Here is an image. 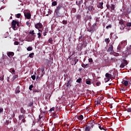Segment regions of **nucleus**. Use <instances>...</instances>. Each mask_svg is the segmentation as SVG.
I'll list each match as a JSON object with an SVG mask.
<instances>
[{
  "instance_id": "nucleus-1",
  "label": "nucleus",
  "mask_w": 131,
  "mask_h": 131,
  "mask_svg": "<svg viewBox=\"0 0 131 131\" xmlns=\"http://www.w3.org/2000/svg\"><path fill=\"white\" fill-rule=\"evenodd\" d=\"M29 33L31 35L27 37V41H32V40H34L35 37H36V35H35V33H34V30L30 31Z\"/></svg>"
},
{
  "instance_id": "nucleus-2",
  "label": "nucleus",
  "mask_w": 131,
  "mask_h": 131,
  "mask_svg": "<svg viewBox=\"0 0 131 131\" xmlns=\"http://www.w3.org/2000/svg\"><path fill=\"white\" fill-rule=\"evenodd\" d=\"M62 10H63V7H62V5H58L56 8L55 13L57 17H61V13H60V11H62Z\"/></svg>"
},
{
  "instance_id": "nucleus-3",
  "label": "nucleus",
  "mask_w": 131,
  "mask_h": 131,
  "mask_svg": "<svg viewBox=\"0 0 131 131\" xmlns=\"http://www.w3.org/2000/svg\"><path fill=\"white\" fill-rule=\"evenodd\" d=\"M127 60L125 59H121V64L120 65V68L121 69L125 68L126 65H127Z\"/></svg>"
},
{
  "instance_id": "nucleus-4",
  "label": "nucleus",
  "mask_w": 131,
  "mask_h": 131,
  "mask_svg": "<svg viewBox=\"0 0 131 131\" xmlns=\"http://www.w3.org/2000/svg\"><path fill=\"white\" fill-rule=\"evenodd\" d=\"M95 124V120H91L87 122V124L86 125H87V126H88L89 127H91V128H93Z\"/></svg>"
},
{
  "instance_id": "nucleus-5",
  "label": "nucleus",
  "mask_w": 131,
  "mask_h": 131,
  "mask_svg": "<svg viewBox=\"0 0 131 131\" xmlns=\"http://www.w3.org/2000/svg\"><path fill=\"white\" fill-rule=\"evenodd\" d=\"M43 27V26L42 25V24H41L40 22L37 23L36 24H35V28L36 29H41Z\"/></svg>"
},
{
  "instance_id": "nucleus-6",
  "label": "nucleus",
  "mask_w": 131,
  "mask_h": 131,
  "mask_svg": "<svg viewBox=\"0 0 131 131\" xmlns=\"http://www.w3.org/2000/svg\"><path fill=\"white\" fill-rule=\"evenodd\" d=\"M124 20L121 19L119 20V24L120 25H121V27L120 28L121 30H124L125 28V25H124Z\"/></svg>"
},
{
  "instance_id": "nucleus-7",
  "label": "nucleus",
  "mask_w": 131,
  "mask_h": 131,
  "mask_svg": "<svg viewBox=\"0 0 131 131\" xmlns=\"http://www.w3.org/2000/svg\"><path fill=\"white\" fill-rule=\"evenodd\" d=\"M122 84L124 85V86H129V79L127 80H123V81H122Z\"/></svg>"
},
{
  "instance_id": "nucleus-8",
  "label": "nucleus",
  "mask_w": 131,
  "mask_h": 131,
  "mask_svg": "<svg viewBox=\"0 0 131 131\" xmlns=\"http://www.w3.org/2000/svg\"><path fill=\"white\" fill-rule=\"evenodd\" d=\"M25 17L27 18V19H31V14L28 12H24Z\"/></svg>"
},
{
  "instance_id": "nucleus-9",
  "label": "nucleus",
  "mask_w": 131,
  "mask_h": 131,
  "mask_svg": "<svg viewBox=\"0 0 131 131\" xmlns=\"http://www.w3.org/2000/svg\"><path fill=\"white\" fill-rule=\"evenodd\" d=\"M105 77H106L107 80L106 81L107 82L109 81L111 78H112V75L111 74H109L108 73H106L105 74Z\"/></svg>"
},
{
  "instance_id": "nucleus-10",
  "label": "nucleus",
  "mask_w": 131,
  "mask_h": 131,
  "mask_svg": "<svg viewBox=\"0 0 131 131\" xmlns=\"http://www.w3.org/2000/svg\"><path fill=\"white\" fill-rule=\"evenodd\" d=\"M17 23V20H13L11 23V25L12 28L15 30V29L16 28V25Z\"/></svg>"
},
{
  "instance_id": "nucleus-11",
  "label": "nucleus",
  "mask_w": 131,
  "mask_h": 131,
  "mask_svg": "<svg viewBox=\"0 0 131 131\" xmlns=\"http://www.w3.org/2000/svg\"><path fill=\"white\" fill-rule=\"evenodd\" d=\"M38 74L36 77V80H40V77H42L43 76V74L40 73V72L38 73Z\"/></svg>"
},
{
  "instance_id": "nucleus-12",
  "label": "nucleus",
  "mask_w": 131,
  "mask_h": 131,
  "mask_svg": "<svg viewBox=\"0 0 131 131\" xmlns=\"http://www.w3.org/2000/svg\"><path fill=\"white\" fill-rule=\"evenodd\" d=\"M108 53H112L113 52V46L110 45L107 50Z\"/></svg>"
},
{
  "instance_id": "nucleus-13",
  "label": "nucleus",
  "mask_w": 131,
  "mask_h": 131,
  "mask_svg": "<svg viewBox=\"0 0 131 131\" xmlns=\"http://www.w3.org/2000/svg\"><path fill=\"white\" fill-rule=\"evenodd\" d=\"M103 5H104V3L103 2L99 3L97 5V8L101 9H103L104 7H103Z\"/></svg>"
},
{
  "instance_id": "nucleus-14",
  "label": "nucleus",
  "mask_w": 131,
  "mask_h": 131,
  "mask_svg": "<svg viewBox=\"0 0 131 131\" xmlns=\"http://www.w3.org/2000/svg\"><path fill=\"white\" fill-rule=\"evenodd\" d=\"M88 10L90 12H92V11H95V8L94 6L90 5L88 7Z\"/></svg>"
},
{
  "instance_id": "nucleus-15",
  "label": "nucleus",
  "mask_w": 131,
  "mask_h": 131,
  "mask_svg": "<svg viewBox=\"0 0 131 131\" xmlns=\"http://www.w3.org/2000/svg\"><path fill=\"white\" fill-rule=\"evenodd\" d=\"M88 31L89 32H91V33H93V32H94V31H95V28L91 27L89 29H88Z\"/></svg>"
},
{
  "instance_id": "nucleus-16",
  "label": "nucleus",
  "mask_w": 131,
  "mask_h": 131,
  "mask_svg": "<svg viewBox=\"0 0 131 131\" xmlns=\"http://www.w3.org/2000/svg\"><path fill=\"white\" fill-rule=\"evenodd\" d=\"M73 62H71L72 65H76V63H77V62H78V59L75 58L74 59V60H73Z\"/></svg>"
},
{
  "instance_id": "nucleus-17",
  "label": "nucleus",
  "mask_w": 131,
  "mask_h": 131,
  "mask_svg": "<svg viewBox=\"0 0 131 131\" xmlns=\"http://www.w3.org/2000/svg\"><path fill=\"white\" fill-rule=\"evenodd\" d=\"M126 26L127 27L126 29H127V30H129L130 29V28H129V27H131V22L130 23H126Z\"/></svg>"
},
{
  "instance_id": "nucleus-18",
  "label": "nucleus",
  "mask_w": 131,
  "mask_h": 131,
  "mask_svg": "<svg viewBox=\"0 0 131 131\" xmlns=\"http://www.w3.org/2000/svg\"><path fill=\"white\" fill-rule=\"evenodd\" d=\"M39 130L38 131H45V127H43V124H41L39 127Z\"/></svg>"
},
{
  "instance_id": "nucleus-19",
  "label": "nucleus",
  "mask_w": 131,
  "mask_h": 131,
  "mask_svg": "<svg viewBox=\"0 0 131 131\" xmlns=\"http://www.w3.org/2000/svg\"><path fill=\"white\" fill-rule=\"evenodd\" d=\"M7 55H8V57H9L10 58H12V57H13V56H14V52H8V53H7Z\"/></svg>"
},
{
  "instance_id": "nucleus-20",
  "label": "nucleus",
  "mask_w": 131,
  "mask_h": 131,
  "mask_svg": "<svg viewBox=\"0 0 131 131\" xmlns=\"http://www.w3.org/2000/svg\"><path fill=\"white\" fill-rule=\"evenodd\" d=\"M66 86H67V88H70L71 86V79H70L69 80L66 85Z\"/></svg>"
},
{
  "instance_id": "nucleus-21",
  "label": "nucleus",
  "mask_w": 131,
  "mask_h": 131,
  "mask_svg": "<svg viewBox=\"0 0 131 131\" xmlns=\"http://www.w3.org/2000/svg\"><path fill=\"white\" fill-rule=\"evenodd\" d=\"M95 103L96 105H103V103L101 102L100 100H99V99H97L96 101H95Z\"/></svg>"
},
{
  "instance_id": "nucleus-22",
  "label": "nucleus",
  "mask_w": 131,
  "mask_h": 131,
  "mask_svg": "<svg viewBox=\"0 0 131 131\" xmlns=\"http://www.w3.org/2000/svg\"><path fill=\"white\" fill-rule=\"evenodd\" d=\"M20 93V86H18L15 89V94H19Z\"/></svg>"
},
{
  "instance_id": "nucleus-23",
  "label": "nucleus",
  "mask_w": 131,
  "mask_h": 131,
  "mask_svg": "<svg viewBox=\"0 0 131 131\" xmlns=\"http://www.w3.org/2000/svg\"><path fill=\"white\" fill-rule=\"evenodd\" d=\"M77 119L80 121H81V120H82L83 119V116H82V115H80V116L77 117Z\"/></svg>"
},
{
  "instance_id": "nucleus-24",
  "label": "nucleus",
  "mask_w": 131,
  "mask_h": 131,
  "mask_svg": "<svg viewBox=\"0 0 131 131\" xmlns=\"http://www.w3.org/2000/svg\"><path fill=\"white\" fill-rule=\"evenodd\" d=\"M19 120H22V119H24L25 118V115H19L18 116Z\"/></svg>"
},
{
  "instance_id": "nucleus-25",
  "label": "nucleus",
  "mask_w": 131,
  "mask_h": 131,
  "mask_svg": "<svg viewBox=\"0 0 131 131\" xmlns=\"http://www.w3.org/2000/svg\"><path fill=\"white\" fill-rule=\"evenodd\" d=\"M85 126H86V127L84 128L85 131H91V129L92 128L91 127H89L86 125Z\"/></svg>"
},
{
  "instance_id": "nucleus-26",
  "label": "nucleus",
  "mask_w": 131,
  "mask_h": 131,
  "mask_svg": "<svg viewBox=\"0 0 131 131\" xmlns=\"http://www.w3.org/2000/svg\"><path fill=\"white\" fill-rule=\"evenodd\" d=\"M20 111L23 114H25L26 113V111H25L23 107H21Z\"/></svg>"
},
{
  "instance_id": "nucleus-27",
  "label": "nucleus",
  "mask_w": 131,
  "mask_h": 131,
  "mask_svg": "<svg viewBox=\"0 0 131 131\" xmlns=\"http://www.w3.org/2000/svg\"><path fill=\"white\" fill-rule=\"evenodd\" d=\"M89 64H85L84 63H82L81 66L83 67V68H88L89 67Z\"/></svg>"
},
{
  "instance_id": "nucleus-28",
  "label": "nucleus",
  "mask_w": 131,
  "mask_h": 131,
  "mask_svg": "<svg viewBox=\"0 0 131 131\" xmlns=\"http://www.w3.org/2000/svg\"><path fill=\"white\" fill-rule=\"evenodd\" d=\"M111 6H112L110 7L111 10H112L113 11H114V10H115V5L112 4Z\"/></svg>"
},
{
  "instance_id": "nucleus-29",
  "label": "nucleus",
  "mask_w": 131,
  "mask_h": 131,
  "mask_svg": "<svg viewBox=\"0 0 131 131\" xmlns=\"http://www.w3.org/2000/svg\"><path fill=\"white\" fill-rule=\"evenodd\" d=\"M97 99L101 101L102 100H104V97L103 96H100L97 98Z\"/></svg>"
},
{
  "instance_id": "nucleus-30",
  "label": "nucleus",
  "mask_w": 131,
  "mask_h": 131,
  "mask_svg": "<svg viewBox=\"0 0 131 131\" xmlns=\"http://www.w3.org/2000/svg\"><path fill=\"white\" fill-rule=\"evenodd\" d=\"M82 81V79H81V78H79L76 80V82H78V83H80V82H81Z\"/></svg>"
},
{
  "instance_id": "nucleus-31",
  "label": "nucleus",
  "mask_w": 131,
  "mask_h": 131,
  "mask_svg": "<svg viewBox=\"0 0 131 131\" xmlns=\"http://www.w3.org/2000/svg\"><path fill=\"white\" fill-rule=\"evenodd\" d=\"M98 127H99V129H100L101 130H102V129H103V130H105V131L107 130V129H106L105 128H103L101 125H99Z\"/></svg>"
},
{
  "instance_id": "nucleus-32",
  "label": "nucleus",
  "mask_w": 131,
  "mask_h": 131,
  "mask_svg": "<svg viewBox=\"0 0 131 131\" xmlns=\"http://www.w3.org/2000/svg\"><path fill=\"white\" fill-rule=\"evenodd\" d=\"M83 0H80L79 1L78 4H77V5L79 6V7H80V5L82 4Z\"/></svg>"
},
{
  "instance_id": "nucleus-33",
  "label": "nucleus",
  "mask_w": 131,
  "mask_h": 131,
  "mask_svg": "<svg viewBox=\"0 0 131 131\" xmlns=\"http://www.w3.org/2000/svg\"><path fill=\"white\" fill-rule=\"evenodd\" d=\"M85 82L86 83V84H91V80H89V79H86Z\"/></svg>"
},
{
  "instance_id": "nucleus-34",
  "label": "nucleus",
  "mask_w": 131,
  "mask_h": 131,
  "mask_svg": "<svg viewBox=\"0 0 131 131\" xmlns=\"http://www.w3.org/2000/svg\"><path fill=\"white\" fill-rule=\"evenodd\" d=\"M48 41L49 43H53V38L52 37L50 38L48 40Z\"/></svg>"
},
{
  "instance_id": "nucleus-35",
  "label": "nucleus",
  "mask_w": 131,
  "mask_h": 131,
  "mask_svg": "<svg viewBox=\"0 0 131 131\" xmlns=\"http://www.w3.org/2000/svg\"><path fill=\"white\" fill-rule=\"evenodd\" d=\"M121 51V47L120 46H118L117 47V52H120Z\"/></svg>"
},
{
  "instance_id": "nucleus-36",
  "label": "nucleus",
  "mask_w": 131,
  "mask_h": 131,
  "mask_svg": "<svg viewBox=\"0 0 131 131\" xmlns=\"http://www.w3.org/2000/svg\"><path fill=\"white\" fill-rule=\"evenodd\" d=\"M33 56H34V53H32L29 54V57L30 58H33Z\"/></svg>"
},
{
  "instance_id": "nucleus-37",
  "label": "nucleus",
  "mask_w": 131,
  "mask_h": 131,
  "mask_svg": "<svg viewBox=\"0 0 131 131\" xmlns=\"http://www.w3.org/2000/svg\"><path fill=\"white\" fill-rule=\"evenodd\" d=\"M38 35V38H40L41 37V33L38 32L37 34Z\"/></svg>"
},
{
  "instance_id": "nucleus-38",
  "label": "nucleus",
  "mask_w": 131,
  "mask_h": 131,
  "mask_svg": "<svg viewBox=\"0 0 131 131\" xmlns=\"http://www.w3.org/2000/svg\"><path fill=\"white\" fill-rule=\"evenodd\" d=\"M52 5L54 7H55V6H57V2L54 1L53 2H52Z\"/></svg>"
},
{
  "instance_id": "nucleus-39",
  "label": "nucleus",
  "mask_w": 131,
  "mask_h": 131,
  "mask_svg": "<svg viewBox=\"0 0 131 131\" xmlns=\"http://www.w3.org/2000/svg\"><path fill=\"white\" fill-rule=\"evenodd\" d=\"M18 77L17 75H14L13 77V81Z\"/></svg>"
},
{
  "instance_id": "nucleus-40",
  "label": "nucleus",
  "mask_w": 131,
  "mask_h": 131,
  "mask_svg": "<svg viewBox=\"0 0 131 131\" xmlns=\"http://www.w3.org/2000/svg\"><path fill=\"white\" fill-rule=\"evenodd\" d=\"M45 98L46 99H47V100H50V98H51V95H46Z\"/></svg>"
},
{
  "instance_id": "nucleus-41",
  "label": "nucleus",
  "mask_w": 131,
  "mask_h": 131,
  "mask_svg": "<svg viewBox=\"0 0 131 131\" xmlns=\"http://www.w3.org/2000/svg\"><path fill=\"white\" fill-rule=\"evenodd\" d=\"M27 51H32V47H28V48L27 49Z\"/></svg>"
},
{
  "instance_id": "nucleus-42",
  "label": "nucleus",
  "mask_w": 131,
  "mask_h": 131,
  "mask_svg": "<svg viewBox=\"0 0 131 131\" xmlns=\"http://www.w3.org/2000/svg\"><path fill=\"white\" fill-rule=\"evenodd\" d=\"M33 88V85L31 84V85L29 86V90H30V91H32Z\"/></svg>"
},
{
  "instance_id": "nucleus-43",
  "label": "nucleus",
  "mask_w": 131,
  "mask_h": 131,
  "mask_svg": "<svg viewBox=\"0 0 131 131\" xmlns=\"http://www.w3.org/2000/svg\"><path fill=\"white\" fill-rule=\"evenodd\" d=\"M76 18H77V19H78V20H79L80 19H81V16L80 15L78 14L76 16Z\"/></svg>"
},
{
  "instance_id": "nucleus-44",
  "label": "nucleus",
  "mask_w": 131,
  "mask_h": 131,
  "mask_svg": "<svg viewBox=\"0 0 131 131\" xmlns=\"http://www.w3.org/2000/svg\"><path fill=\"white\" fill-rule=\"evenodd\" d=\"M41 73L43 74V71H45V66L42 67L41 69Z\"/></svg>"
},
{
  "instance_id": "nucleus-45",
  "label": "nucleus",
  "mask_w": 131,
  "mask_h": 131,
  "mask_svg": "<svg viewBox=\"0 0 131 131\" xmlns=\"http://www.w3.org/2000/svg\"><path fill=\"white\" fill-rule=\"evenodd\" d=\"M16 18H20V17H21V14L20 13H18L17 14H16Z\"/></svg>"
},
{
  "instance_id": "nucleus-46",
  "label": "nucleus",
  "mask_w": 131,
  "mask_h": 131,
  "mask_svg": "<svg viewBox=\"0 0 131 131\" xmlns=\"http://www.w3.org/2000/svg\"><path fill=\"white\" fill-rule=\"evenodd\" d=\"M75 12H76V9L72 8V13H75Z\"/></svg>"
},
{
  "instance_id": "nucleus-47",
  "label": "nucleus",
  "mask_w": 131,
  "mask_h": 131,
  "mask_svg": "<svg viewBox=\"0 0 131 131\" xmlns=\"http://www.w3.org/2000/svg\"><path fill=\"white\" fill-rule=\"evenodd\" d=\"M68 22H67V20H63L62 21V24H64V25H66Z\"/></svg>"
},
{
  "instance_id": "nucleus-48",
  "label": "nucleus",
  "mask_w": 131,
  "mask_h": 131,
  "mask_svg": "<svg viewBox=\"0 0 131 131\" xmlns=\"http://www.w3.org/2000/svg\"><path fill=\"white\" fill-rule=\"evenodd\" d=\"M31 78L33 79V80H35V78H36L35 75L31 76Z\"/></svg>"
},
{
  "instance_id": "nucleus-49",
  "label": "nucleus",
  "mask_w": 131,
  "mask_h": 131,
  "mask_svg": "<svg viewBox=\"0 0 131 131\" xmlns=\"http://www.w3.org/2000/svg\"><path fill=\"white\" fill-rule=\"evenodd\" d=\"M29 107H32V106H33V102H31L29 104Z\"/></svg>"
},
{
  "instance_id": "nucleus-50",
  "label": "nucleus",
  "mask_w": 131,
  "mask_h": 131,
  "mask_svg": "<svg viewBox=\"0 0 131 131\" xmlns=\"http://www.w3.org/2000/svg\"><path fill=\"white\" fill-rule=\"evenodd\" d=\"M104 41H105V42H108L109 43V38H105V40H104Z\"/></svg>"
},
{
  "instance_id": "nucleus-51",
  "label": "nucleus",
  "mask_w": 131,
  "mask_h": 131,
  "mask_svg": "<svg viewBox=\"0 0 131 131\" xmlns=\"http://www.w3.org/2000/svg\"><path fill=\"white\" fill-rule=\"evenodd\" d=\"M89 62L90 63H93V58H89Z\"/></svg>"
},
{
  "instance_id": "nucleus-52",
  "label": "nucleus",
  "mask_w": 131,
  "mask_h": 131,
  "mask_svg": "<svg viewBox=\"0 0 131 131\" xmlns=\"http://www.w3.org/2000/svg\"><path fill=\"white\" fill-rule=\"evenodd\" d=\"M26 25L27 26H29V27H30V23L28 22V21H27L26 22Z\"/></svg>"
},
{
  "instance_id": "nucleus-53",
  "label": "nucleus",
  "mask_w": 131,
  "mask_h": 131,
  "mask_svg": "<svg viewBox=\"0 0 131 131\" xmlns=\"http://www.w3.org/2000/svg\"><path fill=\"white\" fill-rule=\"evenodd\" d=\"M112 27V26L111 25H110L106 27V29H108V28H111Z\"/></svg>"
},
{
  "instance_id": "nucleus-54",
  "label": "nucleus",
  "mask_w": 131,
  "mask_h": 131,
  "mask_svg": "<svg viewBox=\"0 0 131 131\" xmlns=\"http://www.w3.org/2000/svg\"><path fill=\"white\" fill-rule=\"evenodd\" d=\"M127 112H131V107H129L127 108Z\"/></svg>"
},
{
  "instance_id": "nucleus-55",
  "label": "nucleus",
  "mask_w": 131,
  "mask_h": 131,
  "mask_svg": "<svg viewBox=\"0 0 131 131\" xmlns=\"http://www.w3.org/2000/svg\"><path fill=\"white\" fill-rule=\"evenodd\" d=\"M14 45H15V46H18V45H19V42L15 41L14 42Z\"/></svg>"
},
{
  "instance_id": "nucleus-56",
  "label": "nucleus",
  "mask_w": 131,
  "mask_h": 131,
  "mask_svg": "<svg viewBox=\"0 0 131 131\" xmlns=\"http://www.w3.org/2000/svg\"><path fill=\"white\" fill-rule=\"evenodd\" d=\"M100 84H101V82H97L96 83L97 86H99L100 85Z\"/></svg>"
},
{
  "instance_id": "nucleus-57",
  "label": "nucleus",
  "mask_w": 131,
  "mask_h": 131,
  "mask_svg": "<svg viewBox=\"0 0 131 131\" xmlns=\"http://www.w3.org/2000/svg\"><path fill=\"white\" fill-rule=\"evenodd\" d=\"M54 110H55V107H52L51 108H50V111L52 112V111H54Z\"/></svg>"
},
{
  "instance_id": "nucleus-58",
  "label": "nucleus",
  "mask_w": 131,
  "mask_h": 131,
  "mask_svg": "<svg viewBox=\"0 0 131 131\" xmlns=\"http://www.w3.org/2000/svg\"><path fill=\"white\" fill-rule=\"evenodd\" d=\"M16 25L18 27L20 26V25H19V21L18 20H16Z\"/></svg>"
},
{
  "instance_id": "nucleus-59",
  "label": "nucleus",
  "mask_w": 131,
  "mask_h": 131,
  "mask_svg": "<svg viewBox=\"0 0 131 131\" xmlns=\"http://www.w3.org/2000/svg\"><path fill=\"white\" fill-rule=\"evenodd\" d=\"M82 37V36H80L79 37V41H81V40H82V39H81Z\"/></svg>"
},
{
  "instance_id": "nucleus-60",
  "label": "nucleus",
  "mask_w": 131,
  "mask_h": 131,
  "mask_svg": "<svg viewBox=\"0 0 131 131\" xmlns=\"http://www.w3.org/2000/svg\"><path fill=\"white\" fill-rule=\"evenodd\" d=\"M11 71L15 74V70L14 69H10Z\"/></svg>"
},
{
  "instance_id": "nucleus-61",
  "label": "nucleus",
  "mask_w": 131,
  "mask_h": 131,
  "mask_svg": "<svg viewBox=\"0 0 131 131\" xmlns=\"http://www.w3.org/2000/svg\"><path fill=\"white\" fill-rule=\"evenodd\" d=\"M4 76L3 75L2 77H1L0 80L3 81V80H4Z\"/></svg>"
},
{
  "instance_id": "nucleus-62",
  "label": "nucleus",
  "mask_w": 131,
  "mask_h": 131,
  "mask_svg": "<svg viewBox=\"0 0 131 131\" xmlns=\"http://www.w3.org/2000/svg\"><path fill=\"white\" fill-rule=\"evenodd\" d=\"M129 86H131V78L129 79Z\"/></svg>"
},
{
  "instance_id": "nucleus-63",
  "label": "nucleus",
  "mask_w": 131,
  "mask_h": 131,
  "mask_svg": "<svg viewBox=\"0 0 131 131\" xmlns=\"http://www.w3.org/2000/svg\"><path fill=\"white\" fill-rule=\"evenodd\" d=\"M4 111V109L3 108H0V113H2Z\"/></svg>"
},
{
  "instance_id": "nucleus-64",
  "label": "nucleus",
  "mask_w": 131,
  "mask_h": 131,
  "mask_svg": "<svg viewBox=\"0 0 131 131\" xmlns=\"http://www.w3.org/2000/svg\"><path fill=\"white\" fill-rule=\"evenodd\" d=\"M21 121H22L23 122H24V123H25V122L26 121L25 120V118H24V119H23L21 120Z\"/></svg>"
}]
</instances>
